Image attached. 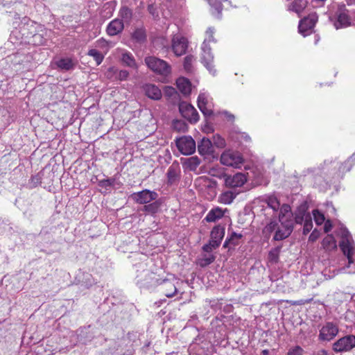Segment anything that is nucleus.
Masks as SVG:
<instances>
[{"mask_svg":"<svg viewBox=\"0 0 355 355\" xmlns=\"http://www.w3.org/2000/svg\"><path fill=\"white\" fill-rule=\"evenodd\" d=\"M74 282L76 284L85 288H89L97 283L96 280L90 273L82 269H79L76 272Z\"/></svg>","mask_w":355,"mask_h":355,"instance_id":"nucleus-18","label":"nucleus"},{"mask_svg":"<svg viewBox=\"0 0 355 355\" xmlns=\"http://www.w3.org/2000/svg\"><path fill=\"white\" fill-rule=\"evenodd\" d=\"M213 245H214L213 242L211 241H209V242L208 243L205 244L202 246L203 251H205L206 252H211L212 250L216 249V248H218V247H214Z\"/></svg>","mask_w":355,"mask_h":355,"instance_id":"nucleus-58","label":"nucleus"},{"mask_svg":"<svg viewBox=\"0 0 355 355\" xmlns=\"http://www.w3.org/2000/svg\"><path fill=\"white\" fill-rule=\"evenodd\" d=\"M354 165H355V152L347 159V160L342 164L339 170L343 173L349 171Z\"/></svg>","mask_w":355,"mask_h":355,"instance_id":"nucleus-41","label":"nucleus"},{"mask_svg":"<svg viewBox=\"0 0 355 355\" xmlns=\"http://www.w3.org/2000/svg\"><path fill=\"white\" fill-rule=\"evenodd\" d=\"M225 236V227L222 225H216L211 230L210 240L213 242L214 247H218Z\"/></svg>","mask_w":355,"mask_h":355,"instance_id":"nucleus-23","label":"nucleus"},{"mask_svg":"<svg viewBox=\"0 0 355 355\" xmlns=\"http://www.w3.org/2000/svg\"><path fill=\"white\" fill-rule=\"evenodd\" d=\"M121 60L123 65L132 69H137L135 59L130 52L127 51L123 52Z\"/></svg>","mask_w":355,"mask_h":355,"instance_id":"nucleus-36","label":"nucleus"},{"mask_svg":"<svg viewBox=\"0 0 355 355\" xmlns=\"http://www.w3.org/2000/svg\"><path fill=\"white\" fill-rule=\"evenodd\" d=\"M12 121L9 111L0 105V130L5 129Z\"/></svg>","mask_w":355,"mask_h":355,"instance_id":"nucleus-32","label":"nucleus"},{"mask_svg":"<svg viewBox=\"0 0 355 355\" xmlns=\"http://www.w3.org/2000/svg\"><path fill=\"white\" fill-rule=\"evenodd\" d=\"M322 248L327 251H331L337 248L336 241L332 234H327L322 241Z\"/></svg>","mask_w":355,"mask_h":355,"instance_id":"nucleus-38","label":"nucleus"},{"mask_svg":"<svg viewBox=\"0 0 355 355\" xmlns=\"http://www.w3.org/2000/svg\"><path fill=\"white\" fill-rule=\"evenodd\" d=\"M329 20L333 23L336 29L346 28L351 25V19L348 15L345 5L342 2H333L328 10Z\"/></svg>","mask_w":355,"mask_h":355,"instance_id":"nucleus-3","label":"nucleus"},{"mask_svg":"<svg viewBox=\"0 0 355 355\" xmlns=\"http://www.w3.org/2000/svg\"><path fill=\"white\" fill-rule=\"evenodd\" d=\"M54 230H55V227H43L42 229V230L40 231V236L41 237H45L46 236L48 235V237L46 238L47 241L48 242H51V241H52L53 238L52 235L50 236V234H51V233L54 232Z\"/></svg>","mask_w":355,"mask_h":355,"instance_id":"nucleus-50","label":"nucleus"},{"mask_svg":"<svg viewBox=\"0 0 355 355\" xmlns=\"http://www.w3.org/2000/svg\"><path fill=\"white\" fill-rule=\"evenodd\" d=\"M239 193V191L232 189L223 191L219 196V202L225 205H230Z\"/></svg>","mask_w":355,"mask_h":355,"instance_id":"nucleus-31","label":"nucleus"},{"mask_svg":"<svg viewBox=\"0 0 355 355\" xmlns=\"http://www.w3.org/2000/svg\"><path fill=\"white\" fill-rule=\"evenodd\" d=\"M214 143L218 148H223L225 145V139L219 135L214 137Z\"/></svg>","mask_w":355,"mask_h":355,"instance_id":"nucleus-54","label":"nucleus"},{"mask_svg":"<svg viewBox=\"0 0 355 355\" xmlns=\"http://www.w3.org/2000/svg\"><path fill=\"white\" fill-rule=\"evenodd\" d=\"M131 198L138 204L146 205L157 200L158 198V193L154 191L144 189L141 191L133 193Z\"/></svg>","mask_w":355,"mask_h":355,"instance_id":"nucleus-16","label":"nucleus"},{"mask_svg":"<svg viewBox=\"0 0 355 355\" xmlns=\"http://www.w3.org/2000/svg\"><path fill=\"white\" fill-rule=\"evenodd\" d=\"M188 48L187 40L181 35H174L171 40V49L174 54L181 56L186 53Z\"/></svg>","mask_w":355,"mask_h":355,"instance_id":"nucleus-19","label":"nucleus"},{"mask_svg":"<svg viewBox=\"0 0 355 355\" xmlns=\"http://www.w3.org/2000/svg\"><path fill=\"white\" fill-rule=\"evenodd\" d=\"M161 203L158 200H153V202H149L144 205V211H146L148 214H155L158 211Z\"/></svg>","mask_w":355,"mask_h":355,"instance_id":"nucleus-42","label":"nucleus"},{"mask_svg":"<svg viewBox=\"0 0 355 355\" xmlns=\"http://www.w3.org/2000/svg\"><path fill=\"white\" fill-rule=\"evenodd\" d=\"M227 211V209H222L219 207L212 208L207 214L204 220L208 223H214L218 220L220 219L225 215V213Z\"/></svg>","mask_w":355,"mask_h":355,"instance_id":"nucleus-25","label":"nucleus"},{"mask_svg":"<svg viewBox=\"0 0 355 355\" xmlns=\"http://www.w3.org/2000/svg\"><path fill=\"white\" fill-rule=\"evenodd\" d=\"M339 246L347 259L346 267L343 268L344 272L349 274L355 273V244L351 234L345 228L342 232Z\"/></svg>","mask_w":355,"mask_h":355,"instance_id":"nucleus-1","label":"nucleus"},{"mask_svg":"<svg viewBox=\"0 0 355 355\" xmlns=\"http://www.w3.org/2000/svg\"><path fill=\"white\" fill-rule=\"evenodd\" d=\"M28 55L17 53L7 56L5 62L9 64V67L16 73L28 71L31 68V62Z\"/></svg>","mask_w":355,"mask_h":355,"instance_id":"nucleus-6","label":"nucleus"},{"mask_svg":"<svg viewBox=\"0 0 355 355\" xmlns=\"http://www.w3.org/2000/svg\"><path fill=\"white\" fill-rule=\"evenodd\" d=\"M320 355H328L327 351L325 349H322L320 351Z\"/></svg>","mask_w":355,"mask_h":355,"instance_id":"nucleus-64","label":"nucleus"},{"mask_svg":"<svg viewBox=\"0 0 355 355\" xmlns=\"http://www.w3.org/2000/svg\"><path fill=\"white\" fill-rule=\"evenodd\" d=\"M307 4L308 0H294L288 6V10L299 15L304 10Z\"/></svg>","mask_w":355,"mask_h":355,"instance_id":"nucleus-35","label":"nucleus"},{"mask_svg":"<svg viewBox=\"0 0 355 355\" xmlns=\"http://www.w3.org/2000/svg\"><path fill=\"white\" fill-rule=\"evenodd\" d=\"M136 268V284L140 288L147 290H152L156 286H159L161 278L150 272L147 269V264L146 263H139L135 265Z\"/></svg>","mask_w":355,"mask_h":355,"instance_id":"nucleus-2","label":"nucleus"},{"mask_svg":"<svg viewBox=\"0 0 355 355\" xmlns=\"http://www.w3.org/2000/svg\"><path fill=\"white\" fill-rule=\"evenodd\" d=\"M144 62L150 70L157 74L167 76L171 71V66L168 62L155 56L146 57Z\"/></svg>","mask_w":355,"mask_h":355,"instance_id":"nucleus-8","label":"nucleus"},{"mask_svg":"<svg viewBox=\"0 0 355 355\" xmlns=\"http://www.w3.org/2000/svg\"><path fill=\"white\" fill-rule=\"evenodd\" d=\"M213 245H214L213 242L211 241H209V242L208 243L205 244L202 246L203 251H205L206 252H211L212 250L216 249V248H218V247H214Z\"/></svg>","mask_w":355,"mask_h":355,"instance_id":"nucleus-57","label":"nucleus"},{"mask_svg":"<svg viewBox=\"0 0 355 355\" xmlns=\"http://www.w3.org/2000/svg\"><path fill=\"white\" fill-rule=\"evenodd\" d=\"M216 257L213 254L204 255L202 258L198 259L197 263L202 268H205L215 261Z\"/></svg>","mask_w":355,"mask_h":355,"instance_id":"nucleus-44","label":"nucleus"},{"mask_svg":"<svg viewBox=\"0 0 355 355\" xmlns=\"http://www.w3.org/2000/svg\"><path fill=\"white\" fill-rule=\"evenodd\" d=\"M18 4L17 2H6L4 3L3 0H0V12L1 13H12V10H10L9 8L13 7L12 9H17Z\"/></svg>","mask_w":355,"mask_h":355,"instance_id":"nucleus-43","label":"nucleus"},{"mask_svg":"<svg viewBox=\"0 0 355 355\" xmlns=\"http://www.w3.org/2000/svg\"><path fill=\"white\" fill-rule=\"evenodd\" d=\"M282 245L272 248L268 253V259L272 263H277L279 260Z\"/></svg>","mask_w":355,"mask_h":355,"instance_id":"nucleus-46","label":"nucleus"},{"mask_svg":"<svg viewBox=\"0 0 355 355\" xmlns=\"http://www.w3.org/2000/svg\"><path fill=\"white\" fill-rule=\"evenodd\" d=\"M178 89L184 95H189L191 91V85L190 81L185 78H179L176 81Z\"/></svg>","mask_w":355,"mask_h":355,"instance_id":"nucleus-33","label":"nucleus"},{"mask_svg":"<svg viewBox=\"0 0 355 355\" xmlns=\"http://www.w3.org/2000/svg\"><path fill=\"white\" fill-rule=\"evenodd\" d=\"M175 279H161L159 286H161L160 290L167 297H173L178 292V289L174 284Z\"/></svg>","mask_w":355,"mask_h":355,"instance_id":"nucleus-21","label":"nucleus"},{"mask_svg":"<svg viewBox=\"0 0 355 355\" xmlns=\"http://www.w3.org/2000/svg\"><path fill=\"white\" fill-rule=\"evenodd\" d=\"M279 221H282V218H284L286 221L295 223V212L292 213L290 205L284 204L279 206Z\"/></svg>","mask_w":355,"mask_h":355,"instance_id":"nucleus-28","label":"nucleus"},{"mask_svg":"<svg viewBox=\"0 0 355 355\" xmlns=\"http://www.w3.org/2000/svg\"><path fill=\"white\" fill-rule=\"evenodd\" d=\"M119 19L122 20L123 24L130 23L132 17V11L128 6H122L119 12Z\"/></svg>","mask_w":355,"mask_h":355,"instance_id":"nucleus-39","label":"nucleus"},{"mask_svg":"<svg viewBox=\"0 0 355 355\" xmlns=\"http://www.w3.org/2000/svg\"><path fill=\"white\" fill-rule=\"evenodd\" d=\"M198 153L202 155H209L213 152L212 142L209 139L202 138L198 145Z\"/></svg>","mask_w":355,"mask_h":355,"instance_id":"nucleus-29","label":"nucleus"},{"mask_svg":"<svg viewBox=\"0 0 355 355\" xmlns=\"http://www.w3.org/2000/svg\"><path fill=\"white\" fill-rule=\"evenodd\" d=\"M282 221H271L268 225L267 229L270 231H275L273 236L275 241H282L288 238L292 233L294 227V222L286 221L282 218Z\"/></svg>","mask_w":355,"mask_h":355,"instance_id":"nucleus-7","label":"nucleus"},{"mask_svg":"<svg viewBox=\"0 0 355 355\" xmlns=\"http://www.w3.org/2000/svg\"><path fill=\"white\" fill-rule=\"evenodd\" d=\"M332 229V225L329 220H327L324 223V230L325 232H329Z\"/></svg>","mask_w":355,"mask_h":355,"instance_id":"nucleus-61","label":"nucleus"},{"mask_svg":"<svg viewBox=\"0 0 355 355\" xmlns=\"http://www.w3.org/2000/svg\"><path fill=\"white\" fill-rule=\"evenodd\" d=\"M40 24H36L35 21L31 20L28 17H24L21 25L19 26V33L21 35V37L27 42L31 36L35 34V31H37V28Z\"/></svg>","mask_w":355,"mask_h":355,"instance_id":"nucleus-15","label":"nucleus"},{"mask_svg":"<svg viewBox=\"0 0 355 355\" xmlns=\"http://www.w3.org/2000/svg\"><path fill=\"white\" fill-rule=\"evenodd\" d=\"M313 216L314 220L318 225H320L324 222V220H325L324 216L319 210L314 209L313 211Z\"/></svg>","mask_w":355,"mask_h":355,"instance_id":"nucleus-51","label":"nucleus"},{"mask_svg":"<svg viewBox=\"0 0 355 355\" xmlns=\"http://www.w3.org/2000/svg\"><path fill=\"white\" fill-rule=\"evenodd\" d=\"M320 232L318 230H317L316 229H315L311 233V234L309 237V241H311V242H314L320 237Z\"/></svg>","mask_w":355,"mask_h":355,"instance_id":"nucleus-56","label":"nucleus"},{"mask_svg":"<svg viewBox=\"0 0 355 355\" xmlns=\"http://www.w3.org/2000/svg\"><path fill=\"white\" fill-rule=\"evenodd\" d=\"M131 37L137 44L145 43L147 38L146 30L142 27L135 28L131 34Z\"/></svg>","mask_w":355,"mask_h":355,"instance_id":"nucleus-34","label":"nucleus"},{"mask_svg":"<svg viewBox=\"0 0 355 355\" xmlns=\"http://www.w3.org/2000/svg\"><path fill=\"white\" fill-rule=\"evenodd\" d=\"M215 33V28L214 27H209L205 32V38L201 46V60L202 63L213 76L216 75V71L213 64L214 54L211 51L210 43H216V40L214 37Z\"/></svg>","mask_w":355,"mask_h":355,"instance_id":"nucleus-4","label":"nucleus"},{"mask_svg":"<svg viewBox=\"0 0 355 355\" xmlns=\"http://www.w3.org/2000/svg\"><path fill=\"white\" fill-rule=\"evenodd\" d=\"M326 0H312V3H313V6H320Z\"/></svg>","mask_w":355,"mask_h":355,"instance_id":"nucleus-63","label":"nucleus"},{"mask_svg":"<svg viewBox=\"0 0 355 355\" xmlns=\"http://www.w3.org/2000/svg\"><path fill=\"white\" fill-rule=\"evenodd\" d=\"M220 162L223 165L239 168L242 166L244 159L239 152L227 150L221 154Z\"/></svg>","mask_w":355,"mask_h":355,"instance_id":"nucleus-10","label":"nucleus"},{"mask_svg":"<svg viewBox=\"0 0 355 355\" xmlns=\"http://www.w3.org/2000/svg\"><path fill=\"white\" fill-rule=\"evenodd\" d=\"M195 60V58L192 55H187L184 59L183 66L184 69L187 72H191L193 71V62Z\"/></svg>","mask_w":355,"mask_h":355,"instance_id":"nucleus-49","label":"nucleus"},{"mask_svg":"<svg viewBox=\"0 0 355 355\" xmlns=\"http://www.w3.org/2000/svg\"><path fill=\"white\" fill-rule=\"evenodd\" d=\"M318 15L311 13L307 17L301 19L298 26V31L304 37L310 35L318 21Z\"/></svg>","mask_w":355,"mask_h":355,"instance_id":"nucleus-14","label":"nucleus"},{"mask_svg":"<svg viewBox=\"0 0 355 355\" xmlns=\"http://www.w3.org/2000/svg\"><path fill=\"white\" fill-rule=\"evenodd\" d=\"M243 237L241 234L232 232L225 239L223 247L224 248H230V245L235 247L239 245V240Z\"/></svg>","mask_w":355,"mask_h":355,"instance_id":"nucleus-37","label":"nucleus"},{"mask_svg":"<svg viewBox=\"0 0 355 355\" xmlns=\"http://www.w3.org/2000/svg\"><path fill=\"white\" fill-rule=\"evenodd\" d=\"M295 223L303 225V234H307L313 228L312 216L306 202L301 203L295 211Z\"/></svg>","mask_w":355,"mask_h":355,"instance_id":"nucleus-5","label":"nucleus"},{"mask_svg":"<svg viewBox=\"0 0 355 355\" xmlns=\"http://www.w3.org/2000/svg\"><path fill=\"white\" fill-rule=\"evenodd\" d=\"M183 168L190 171H195L201 163V159L196 155L187 158H182Z\"/></svg>","mask_w":355,"mask_h":355,"instance_id":"nucleus-26","label":"nucleus"},{"mask_svg":"<svg viewBox=\"0 0 355 355\" xmlns=\"http://www.w3.org/2000/svg\"><path fill=\"white\" fill-rule=\"evenodd\" d=\"M124 29V24L119 18L112 20L106 27V33L109 36L114 37L121 34Z\"/></svg>","mask_w":355,"mask_h":355,"instance_id":"nucleus-22","label":"nucleus"},{"mask_svg":"<svg viewBox=\"0 0 355 355\" xmlns=\"http://www.w3.org/2000/svg\"><path fill=\"white\" fill-rule=\"evenodd\" d=\"M145 94L153 100H159L162 98V92L159 87L153 84H146L144 86Z\"/></svg>","mask_w":355,"mask_h":355,"instance_id":"nucleus-27","label":"nucleus"},{"mask_svg":"<svg viewBox=\"0 0 355 355\" xmlns=\"http://www.w3.org/2000/svg\"><path fill=\"white\" fill-rule=\"evenodd\" d=\"M303 349L300 346L297 345L291 348L288 350L287 355H303Z\"/></svg>","mask_w":355,"mask_h":355,"instance_id":"nucleus-53","label":"nucleus"},{"mask_svg":"<svg viewBox=\"0 0 355 355\" xmlns=\"http://www.w3.org/2000/svg\"><path fill=\"white\" fill-rule=\"evenodd\" d=\"M42 174L41 173H38L35 175H33L31 177V179L28 183V187L30 189H33L40 185L42 182Z\"/></svg>","mask_w":355,"mask_h":355,"instance_id":"nucleus-45","label":"nucleus"},{"mask_svg":"<svg viewBox=\"0 0 355 355\" xmlns=\"http://www.w3.org/2000/svg\"><path fill=\"white\" fill-rule=\"evenodd\" d=\"M223 177L225 178V186L236 191L238 187H242L247 181L245 175L241 173H236L233 175H223Z\"/></svg>","mask_w":355,"mask_h":355,"instance_id":"nucleus-20","label":"nucleus"},{"mask_svg":"<svg viewBox=\"0 0 355 355\" xmlns=\"http://www.w3.org/2000/svg\"><path fill=\"white\" fill-rule=\"evenodd\" d=\"M198 107L207 121L213 116L214 103L212 98L208 92L205 91L200 92L198 97Z\"/></svg>","mask_w":355,"mask_h":355,"instance_id":"nucleus-9","label":"nucleus"},{"mask_svg":"<svg viewBox=\"0 0 355 355\" xmlns=\"http://www.w3.org/2000/svg\"><path fill=\"white\" fill-rule=\"evenodd\" d=\"M175 144L179 151L183 155H191L196 151V142L191 136L178 138L175 140Z\"/></svg>","mask_w":355,"mask_h":355,"instance_id":"nucleus-12","label":"nucleus"},{"mask_svg":"<svg viewBox=\"0 0 355 355\" xmlns=\"http://www.w3.org/2000/svg\"><path fill=\"white\" fill-rule=\"evenodd\" d=\"M268 206L274 211H277L279 209L280 203L277 198L273 196H270L266 199Z\"/></svg>","mask_w":355,"mask_h":355,"instance_id":"nucleus-47","label":"nucleus"},{"mask_svg":"<svg viewBox=\"0 0 355 355\" xmlns=\"http://www.w3.org/2000/svg\"><path fill=\"white\" fill-rule=\"evenodd\" d=\"M45 34V28L43 26L40 25L37 28V31L35 32V34H33L31 37L27 40V42L35 46L42 45L46 42V38L44 36Z\"/></svg>","mask_w":355,"mask_h":355,"instance_id":"nucleus-24","label":"nucleus"},{"mask_svg":"<svg viewBox=\"0 0 355 355\" xmlns=\"http://www.w3.org/2000/svg\"><path fill=\"white\" fill-rule=\"evenodd\" d=\"M113 184V181L110 179H104L101 180L99 185L102 187H111Z\"/></svg>","mask_w":355,"mask_h":355,"instance_id":"nucleus-60","label":"nucleus"},{"mask_svg":"<svg viewBox=\"0 0 355 355\" xmlns=\"http://www.w3.org/2000/svg\"><path fill=\"white\" fill-rule=\"evenodd\" d=\"M87 55L92 57L96 61V65H99L103 60V55L97 49H92L89 50Z\"/></svg>","mask_w":355,"mask_h":355,"instance_id":"nucleus-48","label":"nucleus"},{"mask_svg":"<svg viewBox=\"0 0 355 355\" xmlns=\"http://www.w3.org/2000/svg\"><path fill=\"white\" fill-rule=\"evenodd\" d=\"M74 63L71 58H61L57 62L58 68L65 71H69L74 68Z\"/></svg>","mask_w":355,"mask_h":355,"instance_id":"nucleus-40","label":"nucleus"},{"mask_svg":"<svg viewBox=\"0 0 355 355\" xmlns=\"http://www.w3.org/2000/svg\"><path fill=\"white\" fill-rule=\"evenodd\" d=\"M220 114L221 115H223L228 121H234V120L235 119V116L234 114H231L230 112H229L226 110L220 112Z\"/></svg>","mask_w":355,"mask_h":355,"instance_id":"nucleus-59","label":"nucleus"},{"mask_svg":"<svg viewBox=\"0 0 355 355\" xmlns=\"http://www.w3.org/2000/svg\"><path fill=\"white\" fill-rule=\"evenodd\" d=\"M129 76V72L127 70H121L119 71L117 78L121 80H125Z\"/></svg>","mask_w":355,"mask_h":355,"instance_id":"nucleus-55","label":"nucleus"},{"mask_svg":"<svg viewBox=\"0 0 355 355\" xmlns=\"http://www.w3.org/2000/svg\"><path fill=\"white\" fill-rule=\"evenodd\" d=\"M180 168L178 164H172L168 168L166 175L168 182L173 184L180 178Z\"/></svg>","mask_w":355,"mask_h":355,"instance_id":"nucleus-30","label":"nucleus"},{"mask_svg":"<svg viewBox=\"0 0 355 355\" xmlns=\"http://www.w3.org/2000/svg\"><path fill=\"white\" fill-rule=\"evenodd\" d=\"M214 176H216L218 178L223 181V183L225 184V178L223 175H228V174L225 173L223 172L219 173L218 175H214Z\"/></svg>","mask_w":355,"mask_h":355,"instance_id":"nucleus-62","label":"nucleus"},{"mask_svg":"<svg viewBox=\"0 0 355 355\" xmlns=\"http://www.w3.org/2000/svg\"><path fill=\"white\" fill-rule=\"evenodd\" d=\"M338 325L332 322H326L320 329L318 340L329 342L332 340L338 334Z\"/></svg>","mask_w":355,"mask_h":355,"instance_id":"nucleus-13","label":"nucleus"},{"mask_svg":"<svg viewBox=\"0 0 355 355\" xmlns=\"http://www.w3.org/2000/svg\"><path fill=\"white\" fill-rule=\"evenodd\" d=\"M134 351H135V349L131 346L130 348H128L126 350H125L123 349H119V347H117L115 349V351L113 352V353H114L116 355H120V354H123V355H132V354H133Z\"/></svg>","mask_w":355,"mask_h":355,"instance_id":"nucleus-52","label":"nucleus"},{"mask_svg":"<svg viewBox=\"0 0 355 355\" xmlns=\"http://www.w3.org/2000/svg\"><path fill=\"white\" fill-rule=\"evenodd\" d=\"M355 347V336L347 334L332 344V349L335 353L350 352Z\"/></svg>","mask_w":355,"mask_h":355,"instance_id":"nucleus-11","label":"nucleus"},{"mask_svg":"<svg viewBox=\"0 0 355 355\" xmlns=\"http://www.w3.org/2000/svg\"><path fill=\"white\" fill-rule=\"evenodd\" d=\"M179 111L181 115L191 123H195L199 120V114L196 108L185 102H182L179 105Z\"/></svg>","mask_w":355,"mask_h":355,"instance_id":"nucleus-17","label":"nucleus"}]
</instances>
